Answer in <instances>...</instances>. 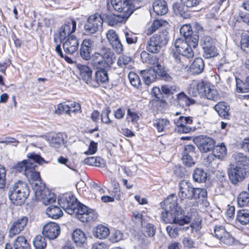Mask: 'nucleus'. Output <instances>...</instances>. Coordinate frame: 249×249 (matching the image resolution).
<instances>
[{
    "instance_id": "obj_5",
    "label": "nucleus",
    "mask_w": 249,
    "mask_h": 249,
    "mask_svg": "<svg viewBox=\"0 0 249 249\" xmlns=\"http://www.w3.org/2000/svg\"><path fill=\"white\" fill-rule=\"evenodd\" d=\"M161 217L166 223L176 224L183 225L190 222V216L185 215L184 212L174 211H164L161 213Z\"/></svg>"
},
{
    "instance_id": "obj_26",
    "label": "nucleus",
    "mask_w": 249,
    "mask_h": 249,
    "mask_svg": "<svg viewBox=\"0 0 249 249\" xmlns=\"http://www.w3.org/2000/svg\"><path fill=\"white\" fill-rule=\"evenodd\" d=\"M178 197L176 195H170L164 201L163 209L165 211H175L183 212L182 209L178 205Z\"/></svg>"
},
{
    "instance_id": "obj_22",
    "label": "nucleus",
    "mask_w": 249,
    "mask_h": 249,
    "mask_svg": "<svg viewBox=\"0 0 249 249\" xmlns=\"http://www.w3.org/2000/svg\"><path fill=\"white\" fill-rule=\"evenodd\" d=\"M93 44V41L90 39H85L83 41L80 49V54L83 59L88 60L91 58Z\"/></svg>"
},
{
    "instance_id": "obj_39",
    "label": "nucleus",
    "mask_w": 249,
    "mask_h": 249,
    "mask_svg": "<svg viewBox=\"0 0 249 249\" xmlns=\"http://www.w3.org/2000/svg\"><path fill=\"white\" fill-rule=\"evenodd\" d=\"M46 214L52 219H57L62 216L63 212L59 207L51 205L47 208Z\"/></svg>"
},
{
    "instance_id": "obj_1",
    "label": "nucleus",
    "mask_w": 249,
    "mask_h": 249,
    "mask_svg": "<svg viewBox=\"0 0 249 249\" xmlns=\"http://www.w3.org/2000/svg\"><path fill=\"white\" fill-rule=\"evenodd\" d=\"M187 40L178 38L174 42L175 53L173 54L175 66L179 70L185 69L188 66V58L194 56V52Z\"/></svg>"
},
{
    "instance_id": "obj_32",
    "label": "nucleus",
    "mask_w": 249,
    "mask_h": 249,
    "mask_svg": "<svg viewBox=\"0 0 249 249\" xmlns=\"http://www.w3.org/2000/svg\"><path fill=\"white\" fill-rule=\"evenodd\" d=\"M153 9L154 12L159 16L164 15L168 12L167 3L162 0H156L153 4Z\"/></svg>"
},
{
    "instance_id": "obj_16",
    "label": "nucleus",
    "mask_w": 249,
    "mask_h": 249,
    "mask_svg": "<svg viewBox=\"0 0 249 249\" xmlns=\"http://www.w3.org/2000/svg\"><path fill=\"white\" fill-rule=\"evenodd\" d=\"M180 33L193 48H195L197 46L198 36L193 34L192 29L190 24L182 25L180 29Z\"/></svg>"
},
{
    "instance_id": "obj_30",
    "label": "nucleus",
    "mask_w": 249,
    "mask_h": 249,
    "mask_svg": "<svg viewBox=\"0 0 249 249\" xmlns=\"http://www.w3.org/2000/svg\"><path fill=\"white\" fill-rule=\"evenodd\" d=\"M158 71L155 69H149L148 70H142L141 71V74L143 78L145 83L148 85L154 82L157 77Z\"/></svg>"
},
{
    "instance_id": "obj_3",
    "label": "nucleus",
    "mask_w": 249,
    "mask_h": 249,
    "mask_svg": "<svg viewBox=\"0 0 249 249\" xmlns=\"http://www.w3.org/2000/svg\"><path fill=\"white\" fill-rule=\"evenodd\" d=\"M114 54L109 49L103 48L94 53L90 58L92 66L97 69H108L113 63Z\"/></svg>"
},
{
    "instance_id": "obj_60",
    "label": "nucleus",
    "mask_w": 249,
    "mask_h": 249,
    "mask_svg": "<svg viewBox=\"0 0 249 249\" xmlns=\"http://www.w3.org/2000/svg\"><path fill=\"white\" fill-rule=\"evenodd\" d=\"M235 82L237 92H246L249 91L245 82L244 83L241 80L237 78H235Z\"/></svg>"
},
{
    "instance_id": "obj_49",
    "label": "nucleus",
    "mask_w": 249,
    "mask_h": 249,
    "mask_svg": "<svg viewBox=\"0 0 249 249\" xmlns=\"http://www.w3.org/2000/svg\"><path fill=\"white\" fill-rule=\"evenodd\" d=\"M140 57L143 62L151 65H154L158 62V59L156 56H153L145 51H142L141 53Z\"/></svg>"
},
{
    "instance_id": "obj_52",
    "label": "nucleus",
    "mask_w": 249,
    "mask_h": 249,
    "mask_svg": "<svg viewBox=\"0 0 249 249\" xmlns=\"http://www.w3.org/2000/svg\"><path fill=\"white\" fill-rule=\"evenodd\" d=\"M28 189V186L26 183L19 180L14 183L12 187L10 188L9 194H11L12 192H18L20 191H26Z\"/></svg>"
},
{
    "instance_id": "obj_4",
    "label": "nucleus",
    "mask_w": 249,
    "mask_h": 249,
    "mask_svg": "<svg viewBox=\"0 0 249 249\" xmlns=\"http://www.w3.org/2000/svg\"><path fill=\"white\" fill-rule=\"evenodd\" d=\"M169 41V33L167 30H162L152 36L147 41L146 50L152 53H158Z\"/></svg>"
},
{
    "instance_id": "obj_48",
    "label": "nucleus",
    "mask_w": 249,
    "mask_h": 249,
    "mask_svg": "<svg viewBox=\"0 0 249 249\" xmlns=\"http://www.w3.org/2000/svg\"><path fill=\"white\" fill-rule=\"evenodd\" d=\"M238 205L243 207L249 206V193L243 191L239 194L237 197Z\"/></svg>"
},
{
    "instance_id": "obj_45",
    "label": "nucleus",
    "mask_w": 249,
    "mask_h": 249,
    "mask_svg": "<svg viewBox=\"0 0 249 249\" xmlns=\"http://www.w3.org/2000/svg\"><path fill=\"white\" fill-rule=\"evenodd\" d=\"M15 249H30V246L24 236H19L15 240Z\"/></svg>"
},
{
    "instance_id": "obj_25",
    "label": "nucleus",
    "mask_w": 249,
    "mask_h": 249,
    "mask_svg": "<svg viewBox=\"0 0 249 249\" xmlns=\"http://www.w3.org/2000/svg\"><path fill=\"white\" fill-rule=\"evenodd\" d=\"M235 166L248 173L249 171V158L242 153H235L233 155Z\"/></svg>"
},
{
    "instance_id": "obj_51",
    "label": "nucleus",
    "mask_w": 249,
    "mask_h": 249,
    "mask_svg": "<svg viewBox=\"0 0 249 249\" xmlns=\"http://www.w3.org/2000/svg\"><path fill=\"white\" fill-rule=\"evenodd\" d=\"M107 69H99L95 73L96 81L99 83H105L108 81V76Z\"/></svg>"
},
{
    "instance_id": "obj_53",
    "label": "nucleus",
    "mask_w": 249,
    "mask_h": 249,
    "mask_svg": "<svg viewBox=\"0 0 249 249\" xmlns=\"http://www.w3.org/2000/svg\"><path fill=\"white\" fill-rule=\"evenodd\" d=\"M44 236L37 235L33 241V244L35 249H45L47 243Z\"/></svg>"
},
{
    "instance_id": "obj_50",
    "label": "nucleus",
    "mask_w": 249,
    "mask_h": 249,
    "mask_svg": "<svg viewBox=\"0 0 249 249\" xmlns=\"http://www.w3.org/2000/svg\"><path fill=\"white\" fill-rule=\"evenodd\" d=\"M170 122L166 119H160L156 120L154 126L156 127L158 132L164 131L169 125Z\"/></svg>"
},
{
    "instance_id": "obj_23",
    "label": "nucleus",
    "mask_w": 249,
    "mask_h": 249,
    "mask_svg": "<svg viewBox=\"0 0 249 249\" xmlns=\"http://www.w3.org/2000/svg\"><path fill=\"white\" fill-rule=\"evenodd\" d=\"M79 40L74 36L68 37L63 43V47L66 53L72 54L75 53L79 47Z\"/></svg>"
},
{
    "instance_id": "obj_55",
    "label": "nucleus",
    "mask_w": 249,
    "mask_h": 249,
    "mask_svg": "<svg viewBox=\"0 0 249 249\" xmlns=\"http://www.w3.org/2000/svg\"><path fill=\"white\" fill-rule=\"evenodd\" d=\"M63 113H66L69 115L71 114L70 106L65 103L58 104L55 110V113L58 115H60Z\"/></svg>"
},
{
    "instance_id": "obj_14",
    "label": "nucleus",
    "mask_w": 249,
    "mask_h": 249,
    "mask_svg": "<svg viewBox=\"0 0 249 249\" xmlns=\"http://www.w3.org/2000/svg\"><path fill=\"white\" fill-rule=\"evenodd\" d=\"M247 172L234 165H231L230 168L228 169V174L230 180L232 184H237L241 182L245 178Z\"/></svg>"
},
{
    "instance_id": "obj_42",
    "label": "nucleus",
    "mask_w": 249,
    "mask_h": 249,
    "mask_svg": "<svg viewBox=\"0 0 249 249\" xmlns=\"http://www.w3.org/2000/svg\"><path fill=\"white\" fill-rule=\"evenodd\" d=\"M236 220L243 225L249 223V213L248 211L243 209L237 212Z\"/></svg>"
},
{
    "instance_id": "obj_35",
    "label": "nucleus",
    "mask_w": 249,
    "mask_h": 249,
    "mask_svg": "<svg viewBox=\"0 0 249 249\" xmlns=\"http://www.w3.org/2000/svg\"><path fill=\"white\" fill-rule=\"evenodd\" d=\"M72 238L76 245L79 247L85 244L87 240L85 233L80 229H76L73 231Z\"/></svg>"
},
{
    "instance_id": "obj_24",
    "label": "nucleus",
    "mask_w": 249,
    "mask_h": 249,
    "mask_svg": "<svg viewBox=\"0 0 249 249\" xmlns=\"http://www.w3.org/2000/svg\"><path fill=\"white\" fill-rule=\"evenodd\" d=\"M195 148L192 145H187L184 147L182 157V162L185 165L191 167L195 164L193 157L196 156Z\"/></svg>"
},
{
    "instance_id": "obj_37",
    "label": "nucleus",
    "mask_w": 249,
    "mask_h": 249,
    "mask_svg": "<svg viewBox=\"0 0 249 249\" xmlns=\"http://www.w3.org/2000/svg\"><path fill=\"white\" fill-rule=\"evenodd\" d=\"M204 68L203 60L200 57L196 58L190 67L191 71L195 74L201 73L203 71Z\"/></svg>"
},
{
    "instance_id": "obj_27",
    "label": "nucleus",
    "mask_w": 249,
    "mask_h": 249,
    "mask_svg": "<svg viewBox=\"0 0 249 249\" xmlns=\"http://www.w3.org/2000/svg\"><path fill=\"white\" fill-rule=\"evenodd\" d=\"M39 192L40 194L38 196L35 195L36 198L37 200H41L44 205H47L55 202V195L46 189L45 187L44 189L39 190Z\"/></svg>"
},
{
    "instance_id": "obj_38",
    "label": "nucleus",
    "mask_w": 249,
    "mask_h": 249,
    "mask_svg": "<svg viewBox=\"0 0 249 249\" xmlns=\"http://www.w3.org/2000/svg\"><path fill=\"white\" fill-rule=\"evenodd\" d=\"M48 139L50 145L55 148L58 147L64 142V138L61 133L53 134Z\"/></svg>"
},
{
    "instance_id": "obj_40",
    "label": "nucleus",
    "mask_w": 249,
    "mask_h": 249,
    "mask_svg": "<svg viewBox=\"0 0 249 249\" xmlns=\"http://www.w3.org/2000/svg\"><path fill=\"white\" fill-rule=\"evenodd\" d=\"M84 162L85 164L91 166H95L100 167H103L105 166V160L98 157L87 158L84 160Z\"/></svg>"
},
{
    "instance_id": "obj_12",
    "label": "nucleus",
    "mask_w": 249,
    "mask_h": 249,
    "mask_svg": "<svg viewBox=\"0 0 249 249\" xmlns=\"http://www.w3.org/2000/svg\"><path fill=\"white\" fill-rule=\"evenodd\" d=\"M110 3L113 9L121 14L129 17L133 12L129 0H110Z\"/></svg>"
},
{
    "instance_id": "obj_17",
    "label": "nucleus",
    "mask_w": 249,
    "mask_h": 249,
    "mask_svg": "<svg viewBox=\"0 0 249 249\" xmlns=\"http://www.w3.org/2000/svg\"><path fill=\"white\" fill-rule=\"evenodd\" d=\"M106 36L110 45L117 53L123 52V46L116 31L113 29L108 30L106 33Z\"/></svg>"
},
{
    "instance_id": "obj_6",
    "label": "nucleus",
    "mask_w": 249,
    "mask_h": 249,
    "mask_svg": "<svg viewBox=\"0 0 249 249\" xmlns=\"http://www.w3.org/2000/svg\"><path fill=\"white\" fill-rule=\"evenodd\" d=\"M58 202L67 213L71 215L75 214L77 218L82 206L84 205L78 202L74 196L70 195L58 199Z\"/></svg>"
},
{
    "instance_id": "obj_62",
    "label": "nucleus",
    "mask_w": 249,
    "mask_h": 249,
    "mask_svg": "<svg viewBox=\"0 0 249 249\" xmlns=\"http://www.w3.org/2000/svg\"><path fill=\"white\" fill-rule=\"evenodd\" d=\"M182 4L187 8H192L197 6L201 0H180Z\"/></svg>"
},
{
    "instance_id": "obj_61",
    "label": "nucleus",
    "mask_w": 249,
    "mask_h": 249,
    "mask_svg": "<svg viewBox=\"0 0 249 249\" xmlns=\"http://www.w3.org/2000/svg\"><path fill=\"white\" fill-rule=\"evenodd\" d=\"M179 229L175 226L169 225L166 227V231L169 236L172 238H175L178 235Z\"/></svg>"
},
{
    "instance_id": "obj_15",
    "label": "nucleus",
    "mask_w": 249,
    "mask_h": 249,
    "mask_svg": "<svg viewBox=\"0 0 249 249\" xmlns=\"http://www.w3.org/2000/svg\"><path fill=\"white\" fill-rule=\"evenodd\" d=\"M59 226L54 222H50L45 225L42 229L43 235L49 240H54L60 234Z\"/></svg>"
},
{
    "instance_id": "obj_44",
    "label": "nucleus",
    "mask_w": 249,
    "mask_h": 249,
    "mask_svg": "<svg viewBox=\"0 0 249 249\" xmlns=\"http://www.w3.org/2000/svg\"><path fill=\"white\" fill-rule=\"evenodd\" d=\"M213 153L215 158L223 160L227 155V148L223 143H221L215 147L213 150Z\"/></svg>"
},
{
    "instance_id": "obj_19",
    "label": "nucleus",
    "mask_w": 249,
    "mask_h": 249,
    "mask_svg": "<svg viewBox=\"0 0 249 249\" xmlns=\"http://www.w3.org/2000/svg\"><path fill=\"white\" fill-rule=\"evenodd\" d=\"M215 237L221 242L227 245H231L234 243V238L227 232L222 226H216L214 229Z\"/></svg>"
},
{
    "instance_id": "obj_9",
    "label": "nucleus",
    "mask_w": 249,
    "mask_h": 249,
    "mask_svg": "<svg viewBox=\"0 0 249 249\" xmlns=\"http://www.w3.org/2000/svg\"><path fill=\"white\" fill-rule=\"evenodd\" d=\"M103 20L101 15L95 14L89 17L84 25L85 34L91 35L96 33L101 27Z\"/></svg>"
},
{
    "instance_id": "obj_13",
    "label": "nucleus",
    "mask_w": 249,
    "mask_h": 249,
    "mask_svg": "<svg viewBox=\"0 0 249 249\" xmlns=\"http://www.w3.org/2000/svg\"><path fill=\"white\" fill-rule=\"evenodd\" d=\"M28 222V218L26 216L18 217L14 219L9 229V236L13 237L15 235L19 234L22 231Z\"/></svg>"
},
{
    "instance_id": "obj_21",
    "label": "nucleus",
    "mask_w": 249,
    "mask_h": 249,
    "mask_svg": "<svg viewBox=\"0 0 249 249\" xmlns=\"http://www.w3.org/2000/svg\"><path fill=\"white\" fill-rule=\"evenodd\" d=\"M97 217L98 214L94 210L84 205L82 206L80 213L77 215V219L83 222L94 221Z\"/></svg>"
},
{
    "instance_id": "obj_33",
    "label": "nucleus",
    "mask_w": 249,
    "mask_h": 249,
    "mask_svg": "<svg viewBox=\"0 0 249 249\" xmlns=\"http://www.w3.org/2000/svg\"><path fill=\"white\" fill-rule=\"evenodd\" d=\"M214 109L221 117L226 119H230V107L226 103L219 102L214 106Z\"/></svg>"
},
{
    "instance_id": "obj_29",
    "label": "nucleus",
    "mask_w": 249,
    "mask_h": 249,
    "mask_svg": "<svg viewBox=\"0 0 249 249\" xmlns=\"http://www.w3.org/2000/svg\"><path fill=\"white\" fill-rule=\"evenodd\" d=\"M129 17L127 15L122 14L119 15L110 14L106 16V19L110 26H119L124 23Z\"/></svg>"
},
{
    "instance_id": "obj_57",
    "label": "nucleus",
    "mask_w": 249,
    "mask_h": 249,
    "mask_svg": "<svg viewBox=\"0 0 249 249\" xmlns=\"http://www.w3.org/2000/svg\"><path fill=\"white\" fill-rule=\"evenodd\" d=\"M241 48L243 51L249 48V33H243L241 36L240 41Z\"/></svg>"
},
{
    "instance_id": "obj_7",
    "label": "nucleus",
    "mask_w": 249,
    "mask_h": 249,
    "mask_svg": "<svg viewBox=\"0 0 249 249\" xmlns=\"http://www.w3.org/2000/svg\"><path fill=\"white\" fill-rule=\"evenodd\" d=\"M28 160L18 162L14 166L15 169L19 172H24L25 175L26 171L32 167H36L37 164L45 162V160L39 155L35 153H29L27 155Z\"/></svg>"
},
{
    "instance_id": "obj_36",
    "label": "nucleus",
    "mask_w": 249,
    "mask_h": 249,
    "mask_svg": "<svg viewBox=\"0 0 249 249\" xmlns=\"http://www.w3.org/2000/svg\"><path fill=\"white\" fill-rule=\"evenodd\" d=\"M188 8L181 3H175L173 4V9L174 13L183 18H188L190 17Z\"/></svg>"
},
{
    "instance_id": "obj_2",
    "label": "nucleus",
    "mask_w": 249,
    "mask_h": 249,
    "mask_svg": "<svg viewBox=\"0 0 249 249\" xmlns=\"http://www.w3.org/2000/svg\"><path fill=\"white\" fill-rule=\"evenodd\" d=\"M178 185L179 189L178 195L181 199L203 201L207 197V193L205 189L194 188L188 181L182 180Z\"/></svg>"
},
{
    "instance_id": "obj_31",
    "label": "nucleus",
    "mask_w": 249,
    "mask_h": 249,
    "mask_svg": "<svg viewBox=\"0 0 249 249\" xmlns=\"http://www.w3.org/2000/svg\"><path fill=\"white\" fill-rule=\"evenodd\" d=\"M76 67L78 69L80 76L82 79L87 83L91 79L92 70L88 66L81 64H76Z\"/></svg>"
},
{
    "instance_id": "obj_28",
    "label": "nucleus",
    "mask_w": 249,
    "mask_h": 249,
    "mask_svg": "<svg viewBox=\"0 0 249 249\" xmlns=\"http://www.w3.org/2000/svg\"><path fill=\"white\" fill-rule=\"evenodd\" d=\"M29 194V189L26 191L12 192L11 194H9V197L13 203L17 205H21L24 203Z\"/></svg>"
},
{
    "instance_id": "obj_43",
    "label": "nucleus",
    "mask_w": 249,
    "mask_h": 249,
    "mask_svg": "<svg viewBox=\"0 0 249 249\" xmlns=\"http://www.w3.org/2000/svg\"><path fill=\"white\" fill-rule=\"evenodd\" d=\"M194 180L195 182L201 183L204 182L207 179V173L202 168H196L193 175Z\"/></svg>"
},
{
    "instance_id": "obj_10",
    "label": "nucleus",
    "mask_w": 249,
    "mask_h": 249,
    "mask_svg": "<svg viewBox=\"0 0 249 249\" xmlns=\"http://www.w3.org/2000/svg\"><path fill=\"white\" fill-rule=\"evenodd\" d=\"M202 46L204 51L203 56L207 59L216 56L218 54V50L214 45V41L209 36L203 37Z\"/></svg>"
},
{
    "instance_id": "obj_18",
    "label": "nucleus",
    "mask_w": 249,
    "mask_h": 249,
    "mask_svg": "<svg viewBox=\"0 0 249 249\" xmlns=\"http://www.w3.org/2000/svg\"><path fill=\"white\" fill-rule=\"evenodd\" d=\"M76 27V22L73 19H70L66 21L64 25L59 29V38L62 42L67 36L74 32Z\"/></svg>"
},
{
    "instance_id": "obj_41",
    "label": "nucleus",
    "mask_w": 249,
    "mask_h": 249,
    "mask_svg": "<svg viewBox=\"0 0 249 249\" xmlns=\"http://www.w3.org/2000/svg\"><path fill=\"white\" fill-rule=\"evenodd\" d=\"M207 88L204 93L205 97L209 100L214 101L218 100L220 98V95L214 86L209 85Z\"/></svg>"
},
{
    "instance_id": "obj_59",
    "label": "nucleus",
    "mask_w": 249,
    "mask_h": 249,
    "mask_svg": "<svg viewBox=\"0 0 249 249\" xmlns=\"http://www.w3.org/2000/svg\"><path fill=\"white\" fill-rule=\"evenodd\" d=\"M131 61L130 57L123 55L120 56L117 61L118 66L122 68H125Z\"/></svg>"
},
{
    "instance_id": "obj_56",
    "label": "nucleus",
    "mask_w": 249,
    "mask_h": 249,
    "mask_svg": "<svg viewBox=\"0 0 249 249\" xmlns=\"http://www.w3.org/2000/svg\"><path fill=\"white\" fill-rule=\"evenodd\" d=\"M128 79L130 84L134 87L138 88L141 85V80L138 75L134 72L128 74Z\"/></svg>"
},
{
    "instance_id": "obj_8",
    "label": "nucleus",
    "mask_w": 249,
    "mask_h": 249,
    "mask_svg": "<svg viewBox=\"0 0 249 249\" xmlns=\"http://www.w3.org/2000/svg\"><path fill=\"white\" fill-rule=\"evenodd\" d=\"M36 167H32L26 171L25 175L32 185L35 195L38 196L39 190L44 189L45 185L42 183L39 173L35 171Z\"/></svg>"
},
{
    "instance_id": "obj_47",
    "label": "nucleus",
    "mask_w": 249,
    "mask_h": 249,
    "mask_svg": "<svg viewBox=\"0 0 249 249\" xmlns=\"http://www.w3.org/2000/svg\"><path fill=\"white\" fill-rule=\"evenodd\" d=\"M167 24L168 22L165 20H163L161 19L155 20L151 26L148 28L147 34L148 35H151L159 28L162 26H165Z\"/></svg>"
},
{
    "instance_id": "obj_54",
    "label": "nucleus",
    "mask_w": 249,
    "mask_h": 249,
    "mask_svg": "<svg viewBox=\"0 0 249 249\" xmlns=\"http://www.w3.org/2000/svg\"><path fill=\"white\" fill-rule=\"evenodd\" d=\"M157 68L158 71L157 74L161 79L168 82H170L172 80L173 78L166 71L161 69V66L160 64H158Z\"/></svg>"
},
{
    "instance_id": "obj_11",
    "label": "nucleus",
    "mask_w": 249,
    "mask_h": 249,
    "mask_svg": "<svg viewBox=\"0 0 249 249\" xmlns=\"http://www.w3.org/2000/svg\"><path fill=\"white\" fill-rule=\"evenodd\" d=\"M176 127L175 130L179 133H188L192 131V127L190 125L193 121L191 117L180 116L178 118L174 119Z\"/></svg>"
},
{
    "instance_id": "obj_34",
    "label": "nucleus",
    "mask_w": 249,
    "mask_h": 249,
    "mask_svg": "<svg viewBox=\"0 0 249 249\" xmlns=\"http://www.w3.org/2000/svg\"><path fill=\"white\" fill-rule=\"evenodd\" d=\"M109 229L103 225H99L93 231V235L100 239L107 238L109 235Z\"/></svg>"
},
{
    "instance_id": "obj_20",
    "label": "nucleus",
    "mask_w": 249,
    "mask_h": 249,
    "mask_svg": "<svg viewBox=\"0 0 249 249\" xmlns=\"http://www.w3.org/2000/svg\"><path fill=\"white\" fill-rule=\"evenodd\" d=\"M197 142V147L202 152L206 153L213 149L214 145V141L211 138L201 135L196 139Z\"/></svg>"
},
{
    "instance_id": "obj_46",
    "label": "nucleus",
    "mask_w": 249,
    "mask_h": 249,
    "mask_svg": "<svg viewBox=\"0 0 249 249\" xmlns=\"http://www.w3.org/2000/svg\"><path fill=\"white\" fill-rule=\"evenodd\" d=\"M177 101L179 104L189 106L195 103L194 99L188 97L183 92H180L177 95Z\"/></svg>"
},
{
    "instance_id": "obj_63",
    "label": "nucleus",
    "mask_w": 249,
    "mask_h": 249,
    "mask_svg": "<svg viewBox=\"0 0 249 249\" xmlns=\"http://www.w3.org/2000/svg\"><path fill=\"white\" fill-rule=\"evenodd\" d=\"M6 173L5 168L0 165V188H4L6 184Z\"/></svg>"
},
{
    "instance_id": "obj_64",
    "label": "nucleus",
    "mask_w": 249,
    "mask_h": 249,
    "mask_svg": "<svg viewBox=\"0 0 249 249\" xmlns=\"http://www.w3.org/2000/svg\"><path fill=\"white\" fill-rule=\"evenodd\" d=\"M111 110L109 107H107L102 111L101 114V120L103 123L108 124L111 122L109 118V114Z\"/></svg>"
},
{
    "instance_id": "obj_58",
    "label": "nucleus",
    "mask_w": 249,
    "mask_h": 249,
    "mask_svg": "<svg viewBox=\"0 0 249 249\" xmlns=\"http://www.w3.org/2000/svg\"><path fill=\"white\" fill-rule=\"evenodd\" d=\"M124 36L126 41L128 44L136 43L138 40V37L136 34L132 32H125Z\"/></svg>"
}]
</instances>
